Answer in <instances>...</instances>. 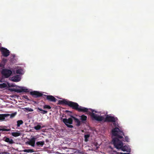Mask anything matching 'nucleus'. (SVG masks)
Listing matches in <instances>:
<instances>
[{
  "mask_svg": "<svg viewBox=\"0 0 154 154\" xmlns=\"http://www.w3.org/2000/svg\"><path fill=\"white\" fill-rule=\"evenodd\" d=\"M112 133L113 136L117 137L113 138L112 140L115 147L118 149H121L123 151L130 152L131 150L130 148L126 145L123 146L122 142L119 140V138H123V132L118 128L116 127L112 130Z\"/></svg>",
  "mask_w": 154,
  "mask_h": 154,
  "instance_id": "f257e3e1",
  "label": "nucleus"
},
{
  "mask_svg": "<svg viewBox=\"0 0 154 154\" xmlns=\"http://www.w3.org/2000/svg\"><path fill=\"white\" fill-rule=\"evenodd\" d=\"M88 108L79 106L77 111L79 112H88V114L91 116L92 118L97 121L100 122L103 120L104 118L102 116H98L97 115L95 114L93 112H94L96 113V111H95L93 109H89L92 112H91L88 111Z\"/></svg>",
  "mask_w": 154,
  "mask_h": 154,
  "instance_id": "f03ea898",
  "label": "nucleus"
},
{
  "mask_svg": "<svg viewBox=\"0 0 154 154\" xmlns=\"http://www.w3.org/2000/svg\"><path fill=\"white\" fill-rule=\"evenodd\" d=\"M71 117L68 119L65 118L63 119V122L67 127L69 128L73 127V126L71 125L72 124L73 119L74 120L75 122L76 123L77 126H79L80 125L81 122L78 119L72 116H71Z\"/></svg>",
  "mask_w": 154,
  "mask_h": 154,
  "instance_id": "7ed1b4c3",
  "label": "nucleus"
},
{
  "mask_svg": "<svg viewBox=\"0 0 154 154\" xmlns=\"http://www.w3.org/2000/svg\"><path fill=\"white\" fill-rule=\"evenodd\" d=\"M58 103L59 104L67 105L70 107L72 108L73 109H74L76 110H77L79 106V105L77 103L68 101L65 99L63 100H59Z\"/></svg>",
  "mask_w": 154,
  "mask_h": 154,
  "instance_id": "20e7f679",
  "label": "nucleus"
},
{
  "mask_svg": "<svg viewBox=\"0 0 154 154\" xmlns=\"http://www.w3.org/2000/svg\"><path fill=\"white\" fill-rule=\"evenodd\" d=\"M12 73V71L8 69H3L1 71L2 76L4 78H8L11 75Z\"/></svg>",
  "mask_w": 154,
  "mask_h": 154,
  "instance_id": "39448f33",
  "label": "nucleus"
},
{
  "mask_svg": "<svg viewBox=\"0 0 154 154\" xmlns=\"http://www.w3.org/2000/svg\"><path fill=\"white\" fill-rule=\"evenodd\" d=\"M118 120V119L117 117L107 115L104 121V122H117Z\"/></svg>",
  "mask_w": 154,
  "mask_h": 154,
  "instance_id": "423d86ee",
  "label": "nucleus"
},
{
  "mask_svg": "<svg viewBox=\"0 0 154 154\" xmlns=\"http://www.w3.org/2000/svg\"><path fill=\"white\" fill-rule=\"evenodd\" d=\"M1 53L3 56L5 57H7L10 54V51L6 48L2 47L0 48Z\"/></svg>",
  "mask_w": 154,
  "mask_h": 154,
  "instance_id": "0eeeda50",
  "label": "nucleus"
},
{
  "mask_svg": "<svg viewBox=\"0 0 154 154\" xmlns=\"http://www.w3.org/2000/svg\"><path fill=\"white\" fill-rule=\"evenodd\" d=\"M30 94L33 97L35 98L42 97L43 95L42 93L37 91H31L30 92Z\"/></svg>",
  "mask_w": 154,
  "mask_h": 154,
  "instance_id": "6e6552de",
  "label": "nucleus"
},
{
  "mask_svg": "<svg viewBox=\"0 0 154 154\" xmlns=\"http://www.w3.org/2000/svg\"><path fill=\"white\" fill-rule=\"evenodd\" d=\"M36 139V138L34 137L31 138L28 141L26 142V144H28L32 147H35V141Z\"/></svg>",
  "mask_w": 154,
  "mask_h": 154,
  "instance_id": "1a4fd4ad",
  "label": "nucleus"
},
{
  "mask_svg": "<svg viewBox=\"0 0 154 154\" xmlns=\"http://www.w3.org/2000/svg\"><path fill=\"white\" fill-rule=\"evenodd\" d=\"M11 90L17 93H21L22 92H28V90L27 89H24L23 88H21L20 89H17L13 88Z\"/></svg>",
  "mask_w": 154,
  "mask_h": 154,
  "instance_id": "9d476101",
  "label": "nucleus"
},
{
  "mask_svg": "<svg viewBox=\"0 0 154 154\" xmlns=\"http://www.w3.org/2000/svg\"><path fill=\"white\" fill-rule=\"evenodd\" d=\"M44 95L46 97V99L49 101L54 102L56 101L57 99L53 96L46 95Z\"/></svg>",
  "mask_w": 154,
  "mask_h": 154,
  "instance_id": "9b49d317",
  "label": "nucleus"
},
{
  "mask_svg": "<svg viewBox=\"0 0 154 154\" xmlns=\"http://www.w3.org/2000/svg\"><path fill=\"white\" fill-rule=\"evenodd\" d=\"M3 140L11 144H13L14 143L12 139H10L9 138L6 137H3Z\"/></svg>",
  "mask_w": 154,
  "mask_h": 154,
  "instance_id": "f8f14e48",
  "label": "nucleus"
},
{
  "mask_svg": "<svg viewBox=\"0 0 154 154\" xmlns=\"http://www.w3.org/2000/svg\"><path fill=\"white\" fill-rule=\"evenodd\" d=\"M45 142L44 141H37L36 143L35 147H42L44 144Z\"/></svg>",
  "mask_w": 154,
  "mask_h": 154,
  "instance_id": "ddd939ff",
  "label": "nucleus"
},
{
  "mask_svg": "<svg viewBox=\"0 0 154 154\" xmlns=\"http://www.w3.org/2000/svg\"><path fill=\"white\" fill-rule=\"evenodd\" d=\"M7 62V59H3L1 62L0 63V68L2 67L3 69H5V66Z\"/></svg>",
  "mask_w": 154,
  "mask_h": 154,
  "instance_id": "4468645a",
  "label": "nucleus"
},
{
  "mask_svg": "<svg viewBox=\"0 0 154 154\" xmlns=\"http://www.w3.org/2000/svg\"><path fill=\"white\" fill-rule=\"evenodd\" d=\"M20 80V78L19 75L14 76L12 78V80L14 82H18Z\"/></svg>",
  "mask_w": 154,
  "mask_h": 154,
  "instance_id": "2eb2a0df",
  "label": "nucleus"
},
{
  "mask_svg": "<svg viewBox=\"0 0 154 154\" xmlns=\"http://www.w3.org/2000/svg\"><path fill=\"white\" fill-rule=\"evenodd\" d=\"M9 115H10L8 114H0V120L4 119L5 117Z\"/></svg>",
  "mask_w": 154,
  "mask_h": 154,
  "instance_id": "dca6fc26",
  "label": "nucleus"
},
{
  "mask_svg": "<svg viewBox=\"0 0 154 154\" xmlns=\"http://www.w3.org/2000/svg\"><path fill=\"white\" fill-rule=\"evenodd\" d=\"M37 111L38 112H39V111H41V112H40V113L42 114L47 113L48 112V111H47L43 110L39 107L37 108Z\"/></svg>",
  "mask_w": 154,
  "mask_h": 154,
  "instance_id": "f3484780",
  "label": "nucleus"
},
{
  "mask_svg": "<svg viewBox=\"0 0 154 154\" xmlns=\"http://www.w3.org/2000/svg\"><path fill=\"white\" fill-rule=\"evenodd\" d=\"M11 135L14 137H17L20 136V134L19 132H14L11 133Z\"/></svg>",
  "mask_w": 154,
  "mask_h": 154,
  "instance_id": "a211bd4d",
  "label": "nucleus"
},
{
  "mask_svg": "<svg viewBox=\"0 0 154 154\" xmlns=\"http://www.w3.org/2000/svg\"><path fill=\"white\" fill-rule=\"evenodd\" d=\"M80 117L81 119L82 120V122L86 121L87 119V116L84 115H82Z\"/></svg>",
  "mask_w": 154,
  "mask_h": 154,
  "instance_id": "6ab92c4d",
  "label": "nucleus"
},
{
  "mask_svg": "<svg viewBox=\"0 0 154 154\" xmlns=\"http://www.w3.org/2000/svg\"><path fill=\"white\" fill-rule=\"evenodd\" d=\"M11 130V128H0V131H10Z\"/></svg>",
  "mask_w": 154,
  "mask_h": 154,
  "instance_id": "aec40b11",
  "label": "nucleus"
},
{
  "mask_svg": "<svg viewBox=\"0 0 154 154\" xmlns=\"http://www.w3.org/2000/svg\"><path fill=\"white\" fill-rule=\"evenodd\" d=\"M23 151L27 152H35L33 149H25L23 150Z\"/></svg>",
  "mask_w": 154,
  "mask_h": 154,
  "instance_id": "412c9836",
  "label": "nucleus"
},
{
  "mask_svg": "<svg viewBox=\"0 0 154 154\" xmlns=\"http://www.w3.org/2000/svg\"><path fill=\"white\" fill-rule=\"evenodd\" d=\"M17 127H19L21 125H22L23 124V121L22 120H18L17 122Z\"/></svg>",
  "mask_w": 154,
  "mask_h": 154,
  "instance_id": "4be33fe9",
  "label": "nucleus"
},
{
  "mask_svg": "<svg viewBox=\"0 0 154 154\" xmlns=\"http://www.w3.org/2000/svg\"><path fill=\"white\" fill-rule=\"evenodd\" d=\"M34 128L36 130H39L42 128V127L40 125H37L34 127Z\"/></svg>",
  "mask_w": 154,
  "mask_h": 154,
  "instance_id": "5701e85b",
  "label": "nucleus"
},
{
  "mask_svg": "<svg viewBox=\"0 0 154 154\" xmlns=\"http://www.w3.org/2000/svg\"><path fill=\"white\" fill-rule=\"evenodd\" d=\"M90 135L88 134L85 135V142L88 141V138L90 137Z\"/></svg>",
  "mask_w": 154,
  "mask_h": 154,
  "instance_id": "b1692460",
  "label": "nucleus"
},
{
  "mask_svg": "<svg viewBox=\"0 0 154 154\" xmlns=\"http://www.w3.org/2000/svg\"><path fill=\"white\" fill-rule=\"evenodd\" d=\"M44 109H50L51 108V107L50 106L47 105H45L43 106V107Z\"/></svg>",
  "mask_w": 154,
  "mask_h": 154,
  "instance_id": "393cba45",
  "label": "nucleus"
},
{
  "mask_svg": "<svg viewBox=\"0 0 154 154\" xmlns=\"http://www.w3.org/2000/svg\"><path fill=\"white\" fill-rule=\"evenodd\" d=\"M7 86V85L5 83H3L0 84V88H5Z\"/></svg>",
  "mask_w": 154,
  "mask_h": 154,
  "instance_id": "a878e982",
  "label": "nucleus"
},
{
  "mask_svg": "<svg viewBox=\"0 0 154 154\" xmlns=\"http://www.w3.org/2000/svg\"><path fill=\"white\" fill-rule=\"evenodd\" d=\"M22 70V69H18L16 70V73L17 74H21Z\"/></svg>",
  "mask_w": 154,
  "mask_h": 154,
  "instance_id": "bb28decb",
  "label": "nucleus"
},
{
  "mask_svg": "<svg viewBox=\"0 0 154 154\" xmlns=\"http://www.w3.org/2000/svg\"><path fill=\"white\" fill-rule=\"evenodd\" d=\"M25 109L29 112H32L33 111V110L31 108H26Z\"/></svg>",
  "mask_w": 154,
  "mask_h": 154,
  "instance_id": "cd10ccee",
  "label": "nucleus"
},
{
  "mask_svg": "<svg viewBox=\"0 0 154 154\" xmlns=\"http://www.w3.org/2000/svg\"><path fill=\"white\" fill-rule=\"evenodd\" d=\"M125 141L127 142H128L129 141V139L128 137L126 136L125 137Z\"/></svg>",
  "mask_w": 154,
  "mask_h": 154,
  "instance_id": "c85d7f7f",
  "label": "nucleus"
},
{
  "mask_svg": "<svg viewBox=\"0 0 154 154\" xmlns=\"http://www.w3.org/2000/svg\"><path fill=\"white\" fill-rule=\"evenodd\" d=\"M16 115V113H12L10 117L11 118H12L14 117Z\"/></svg>",
  "mask_w": 154,
  "mask_h": 154,
  "instance_id": "c756f323",
  "label": "nucleus"
},
{
  "mask_svg": "<svg viewBox=\"0 0 154 154\" xmlns=\"http://www.w3.org/2000/svg\"><path fill=\"white\" fill-rule=\"evenodd\" d=\"M23 97L25 99H27V100H29L28 97L26 95H24L23 96Z\"/></svg>",
  "mask_w": 154,
  "mask_h": 154,
  "instance_id": "7c9ffc66",
  "label": "nucleus"
},
{
  "mask_svg": "<svg viewBox=\"0 0 154 154\" xmlns=\"http://www.w3.org/2000/svg\"><path fill=\"white\" fill-rule=\"evenodd\" d=\"M116 122H112L113 123V125L116 127Z\"/></svg>",
  "mask_w": 154,
  "mask_h": 154,
  "instance_id": "2f4dec72",
  "label": "nucleus"
},
{
  "mask_svg": "<svg viewBox=\"0 0 154 154\" xmlns=\"http://www.w3.org/2000/svg\"><path fill=\"white\" fill-rule=\"evenodd\" d=\"M3 128H8V127L7 126H4V127H3Z\"/></svg>",
  "mask_w": 154,
  "mask_h": 154,
  "instance_id": "473e14b6",
  "label": "nucleus"
},
{
  "mask_svg": "<svg viewBox=\"0 0 154 154\" xmlns=\"http://www.w3.org/2000/svg\"><path fill=\"white\" fill-rule=\"evenodd\" d=\"M66 112H69L70 113H72V112L70 111H69L68 110H66Z\"/></svg>",
  "mask_w": 154,
  "mask_h": 154,
  "instance_id": "72a5a7b5",
  "label": "nucleus"
},
{
  "mask_svg": "<svg viewBox=\"0 0 154 154\" xmlns=\"http://www.w3.org/2000/svg\"><path fill=\"white\" fill-rule=\"evenodd\" d=\"M121 154H130V153L129 152L128 153H121Z\"/></svg>",
  "mask_w": 154,
  "mask_h": 154,
  "instance_id": "f704fd0d",
  "label": "nucleus"
},
{
  "mask_svg": "<svg viewBox=\"0 0 154 154\" xmlns=\"http://www.w3.org/2000/svg\"><path fill=\"white\" fill-rule=\"evenodd\" d=\"M33 102L35 103H37V102H36L35 101H33Z\"/></svg>",
  "mask_w": 154,
  "mask_h": 154,
  "instance_id": "c9c22d12",
  "label": "nucleus"
},
{
  "mask_svg": "<svg viewBox=\"0 0 154 154\" xmlns=\"http://www.w3.org/2000/svg\"><path fill=\"white\" fill-rule=\"evenodd\" d=\"M2 82V81L1 80H0V82Z\"/></svg>",
  "mask_w": 154,
  "mask_h": 154,
  "instance_id": "e433bc0d",
  "label": "nucleus"
},
{
  "mask_svg": "<svg viewBox=\"0 0 154 154\" xmlns=\"http://www.w3.org/2000/svg\"><path fill=\"white\" fill-rule=\"evenodd\" d=\"M3 154H6V153L5 152V153H3Z\"/></svg>",
  "mask_w": 154,
  "mask_h": 154,
  "instance_id": "4c0bfd02",
  "label": "nucleus"
},
{
  "mask_svg": "<svg viewBox=\"0 0 154 154\" xmlns=\"http://www.w3.org/2000/svg\"><path fill=\"white\" fill-rule=\"evenodd\" d=\"M72 154V153H71V154Z\"/></svg>",
  "mask_w": 154,
  "mask_h": 154,
  "instance_id": "58836bf2",
  "label": "nucleus"
}]
</instances>
